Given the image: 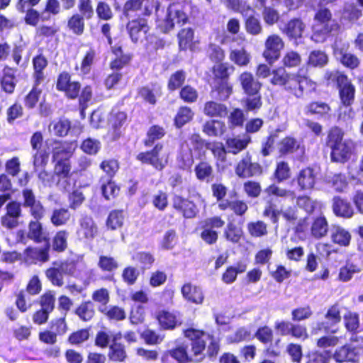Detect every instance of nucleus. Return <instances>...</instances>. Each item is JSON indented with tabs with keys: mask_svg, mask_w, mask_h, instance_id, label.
I'll return each instance as SVG.
<instances>
[{
	"mask_svg": "<svg viewBox=\"0 0 363 363\" xmlns=\"http://www.w3.org/2000/svg\"><path fill=\"white\" fill-rule=\"evenodd\" d=\"M97 233L94 220L90 217H84L80 220L77 235L80 239H92Z\"/></svg>",
	"mask_w": 363,
	"mask_h": 363,
	"instance_id": "obj_22",
	"label": "nucleus"
},
{
	"mask_svg": "<svg viewBox=\"0 0 363 363\" xmlns=\"http://www.w3.org/2000/svg\"><path fill=\"white\" fill-rule=\"evenodd\" d=\"M295 180L301 191L311 190L316 182V174L313 169L306 167L298 172Z\"/></svg>",
	"mask_w": 363,
	"mask_h": 363,
	"instance_id": "obj_15",
	"label": "nucleus"
},
{
	"mask_svg": "<svg viewBox=\"0 0 363 363\" xmlns=\"http://www.w3.org/2000/svg\"><path fill=\"white\" fill-rule=\"evenodd\" d=\"M126 120V114L124 112L112 111L109 118V123L113 130L108 133V137L111 140H116L121 135L120 128Z\"/></svg>",
	"mask_w": 363,
	"mask_h": 363,
	"instance_id": "obj_23",
	"label": "nucleus"
},
{
	"mask_svg": "<svg viewBox=\"0 0 363 363\" xmlns=\"http://www.w3.org/2000/svg\"><path fill=\"white\" fill-rule=\"evenodd\" d=\"M56 161L55 167V177H57V184H60L61 179H65L69 177L70 172V165L69 161L66 160H54Z\"/></svg>",
	"mask_w": 363,
	"mask_h": 363,
	"instance_id": "obj_42",
	"label": "nucleus"
},
{
	"mask_svg": "<svg viewBox=\"0 0 363 363\" xmlns=\"http://www.w3.org/2000/svg\"><path fill=\"white\" fill-rule=\"evenodd\" d=\"M238 81L244 93L247 96L259 94L262 88V83L255 78L250 72H243L238 77Z\"/></svg>",
	"mask_w": 363,
	"mask_h": 363,
	"instance_id": "obj_14",
	"label": "nucleus"
},
{
	"mask_svg": "<svg viewBox=\"0 0 363 363\" xmlns=\"http://www.w3.org/2000/svg\"><path fill=\"white\" fill-rule=\"evenodd\" d=\"M49 250L48 244L44 247H28L21 254L22 260L27 264L45 262L49 260Z\"/></svg>",
	"mask_w": 363,
	"mask_h": 363,
	"instance_id": "obj_11",
	"label": "nucleus"
},
{
	"mask_svg": "<svg viewBox=\"0 0 363 363\" xmlns=\"http://www.w3.org/2000/svg\"><path fill=\"white\" fill-rule=\"evenodd\" d=\"M291 176V169L287 162L280 161L277 163L274 177L278 182H281L286 180Z\"/></svg>",
	"mask_w": 363,
	"mask_h": 363,
	"instance_id": "obj_56",
	"label": "nucleus"
},
{
	"mask_svg": "<svg viewBox=\"0 0 363 363\" xmlns=\"http://www.w3.org/2000/svg\"><path fill=\"white\" fill-rule=\"evenodd\" d=\"M279 151L282 154L292 153L299 151V154H303V147H301L300 143L294 138L286 137L284 138L279 143Z\"/></svg>",
	"mask_w": 363,
	"mask_h": 363,
	"instance_id": "obj_34",
	"label": "nucleus"
},
{
	"mask_svg": "<svg viewBox=\"0 0 363 363\" xmlns=\"http://www.w3.org/2000/svg\"><path fill=\"white\" fill-rule=\"evenodd\" d=\"M316 83L308 79L300 72L291 73L286 83L285 91L289 92L297 98L303 96L304 92L314 91Z\"/></svg>",
	"mask_w": 363,
	"mask_h": 363,
	"instance_id": "obj_4",
	"label": "nucleus"
},
{
	"mask_svg": "<svg viewBox=\"0 0 363 363\" xmlns=\"http://www.w3.org/2000/svg\"><path fill=\"white\" fill-rule=\"evenodd\" d=\"M124 216L122 211H113L110 213L106 220L107 228L111 230H116L122 227Z\"/></svg>",
	"mask_w": 363,
	"mask_h": 363,
	"instance_id": "obj_53",
	"label": "nucleus"
},
{
	"mask_svg": "<svg viewBox=\"0 0 363 363\" xmlns=\"http://www.w3.org/2000/svg\"><path fill=\"white\" fill-rule=\"evenodd\" d=\"M28 237L36 242H41L46 240L40 223L31 221L29 223Z\"/></svg>",
	"mask_w": 363,
	"mask_h": 363,
	"instance_id": "obj_46",
	"label": "nucleus"
},
{
	"mask_svg": "<svg viewBox=\"0 0 363 363\" xmlns=\"http://www.w3.org/2000/svg\"><path fill=\"white\" fill-rule=\"evenodd\" d=\"M361 268L357 265L347 262L344 266L341 267L339 270L338 279L343 282L349 281L352 279L354 274L359 273Z\"/></svg>",
	"mask_w": 363,
	"mask_h": 363,
	"instance_id": "obj_37",
	"label": "nucleus"
},
{
	"mask_svg": "<svg viewBox=\"0 0 363 363\" xmlns=\"http://www.w3.org/2000/svg\"><path fill=\"white\" fill-rule=\"evenodd\" d=\"M168 353L179 363H187L189 361H192L191 355L187 353L186 347L183 345L169 350Z\"/></svg>",
	"mask_w": 363,
	"mask_h": 363,
	"instance_id": "obj_55",
	"label": "nucleus"
},
{
	"mask_svg": "<svg viewBox=\"0 0 363 363\" xmlns=\"http://www.w3.org/2000/svg\"><path fill=\"white\" fill-rule=\"evenodd\" d=\"M242 101L245 108L249 111H257L260 108L262 104V97L259 92L257 94L247 96L242 100Z\"/></svg>",
	"mask_w": 363,
	"mask_h": 363,
	"instance_id": "obj_57",
	"label": "nucleus"
},
{
	"mask_svg": "<svg viewBox=\"0 0 363 363\" xmlns=\"http://www.w3.org/2000/svg\"><path fill=\"white\" fill-rule=\"evenodd\" d=\"M158 6L157 0H128L123 6V14L129 17L131 12L140 11L142 15L148 16L155 9L157 27L164 33L172 29L175 23L186 22L187 16L179 5L169 6L164 17L161 16Z\"/></svg>",
	"mask_w": 363,
	"mask_h": 363,
	"instance_id": "obj_1",
	"label": "nucleus"
},
{
	"mask_svg": "<svg viewBox=\"0 0 363 363\" xmlns=\"http://www.w3.org/2000/svg\"><path fill=\"white\" fill-rule=\"evenodd\" d=\"M337 83L340 86V95L342 102L346 107L345 113H348V118H352L354 113L351 108L348 106L352 103L354 98V86L348 81L344 75H340L337 77Z\"/></svg>",
	"mask_w": 363,
	"mask_h": 363,
	"instance_id": "obj_9",
	"label": "nucleus"
},
{
	"mask_svg": "<svg viewBox=\"0 0 363 363\" xmlns=\"http://www.w3.org/2000/svg\"><path fill=\"white\" fill-rule=\"evenodd\" d=\"M230 127L242 126L245 120L243 111L240 108H233L228 116Z\"/></svg>",
	"mask_w": 363,
	"mask_h": 363,
	"instance_id": "obj_62",
	"label": "nucleus"
},
{
	"mask_svg": "<svg viewBox=\"0 0 363 363\" xmlns=\"http://www.w3.org/2000/svg\"><path fill=\"white\" fill-rule=\"evenodd\" d=\"M120 191L119 187L111 179L101 184V191L106 199L115 198Z\"/></svg>",
	"mask_w": 363,
	"mask_h": 363,
	"instance_id": "obj_59",
	"label": "nucleus"
},
{
	"mask_svg": "<svg viewBox=\"0 0 363 363\" xmlns=\"http://www.w3.org/2000/svg\"><path fill=\"white\" fill-rule=\"evenodd\" d=\"M230 60L239 67H246L251 60L250 53L245 48L232 49L229 55Z\"/></svg>",
	"mask_w": 363,
	"mask_h": 363,
	"instance_id": "obj_30",
	"label": "nucleus"
},
{
	"mask_svg": "<svg viewBox=\"0 0 363 363\" xmlns=\"http://www.w3.org/2000/svg\"><path fill=\"white\" fill-rule=\"evenodd\" d=\"M362 349L351 345H345L337 350L333 355L336 362L357 361Z\"/></svg>",
	"mask_w": 363,
	"mask_h": 363,
	"instance_id": "obj_18",
	"label": "nucleus"
},
{
	"mask_svg": "<svg viewBox=\"0 0 363 363\" xmlns=\"http://www.w3.org/2000/svg\"><path fill=\"white\" fill-rule=\"evenodd\" d=\"M340 306L335 303L330 306L325 313V322L319 325V330L323 329L326 333H335L337 331L336 325L341 320Z\"/></svg>",
	"mask_w": 363,
	"mask_h": 363,
	"instance_id": "obj_13",
	"label": "nucleus"
},
{
	"mask_svg": "<svg viewBox=\"0 0 363 363\" xmlns=\"http://www.w3.org/2000/svg\"><path fill=\"white\" fill-rule=\"evenodd\" d=\"M313 21L311 40L315 43H323L336 27L332 13L329 9L321 8L316 11Z\"/></svg>",
	"mask_w": 363,
	"mask_h": 363,
	"instance_id": "obj_3",
	"label": "nucleus"
},
{
	"mask_svg": "<svg viewBox=\"0 0 363 363\" xmlns=\"http://www.w3.org/2000/svg\"><path fill=\"white\" fill-rule=\"evenodd\" d=\"M95 55L96 53L94 50L91 49L87 51L81 62L80 66H77L76 69L84 74L89 73L94 61Z\"/></svg>",
	"mask_w": 363,
	"mask_h": 363,
	"instance_id": "obj_54",
	"label": "nucleus"
},
{
	"mask_svg": "<svg viewBox=\"0 0 363 363\" xmlns=\"http://www.w3.org/2000/svg\"><path fill=\"white\" fill-rule=\"evenodd\" d=\"M261 6L264 7L262 12V18L264 23L269 26H272L278 22L279 19V12L274 8L270 6H266L265 0H257Z\"/></svg>",
	"mask_w": 363,
	"mask_h": 363,
	"instance_id": "obj_36",
	"label": "nucleus"
},
{
	"mask_svg": "<svg viewBox=\"0 0 363 363\" xmlns=\"http://www.w3.org/2000/svg\"><path fill=\"white\" fill-rule=\"evenodd\" d=\"M249 233L253 237H261L267 234V225L262 221L251 222L247 224Z\"/></svg>",
	"mask_w": 363,
	"mask_h": 363,
	"instance_id": "obj_64",
	"label": "nucleus"
},
{
	"mask_svg": "<svg viewBox=\"0 0 363 363\" xmlns=\"http://www.w3.org/2000/svg\"><path fill=\"white\" fill-rule=\"evenodd\" d=\"M242 235L243 232L241 228L236 226L233 223H228L223 233L225 238L233 243H238L242 237Z\"/></svg>",
	"mask_w": 363,
	"mask_h": 363,
	"instance_id": "obj_45",
	"label": "nucleus"
},
{
	"mask_svg": "<svg viewBox=\"0 0 363 363\" xmlns=\"http://www.w3.org/2000/svg\"><path fill=\"white\" fill-rule=\"evenodd\" d=\"M343 135L340 128L335 127L330 130L328 135V145L332 150V160L342 163L350 158L353 147L351 140H343Z\"/></svg>",
	"mask_w": 363,
	"mask_h": 363,
	"instance_id": "obj_2",
	"label": "nucleus"
},
{
	"mask_svg": "<svg viewBox=\"0 0 363 363\" xmlns=\"http://www.w3.org/2000/svg\"><path fill=\"white\" fill-rule=\"evenodd\" d=\"M331 241L340 247H347L350 245L352 235L347 229L340 225H334L330 232Z\"/></svg>",
	"mask_w": 363,
	"mask_h": 363,
	"instance_id": "obj_20",
	"label": "nucleus"
},
{
	"mask_svg": "<svg viewBox=\"0 0 363 363\" xmlns=\"http://www.w3.org/2000/svg\"><path fill=\"white\" fill-rule=\"evenodd\" d=\"M181 292L184 298L190 303L201 304L203 302L204 295L200 286L186 283L182 287Z\"/></svg>",
	"mask_w": 363,
	"mask_h": 363,
	"instance_id": "obj_17",
	"label": "nucleus"
},
{
	"mask_svg": "<svg viewBox=\"0 0 363 363\" xmlns=\"http://www.w3.org/2000/svg\"><path fill=\"white\" fill-rule=\"evenodd\" d=\"M77 147V144L75 142H72L69 143H64L60 144L58 146L55 147L53 151V159L54 160H66L68 161V159L72 155Z\"/></svg>",
	"mask_w": 363,
	"mask_h": 363,
	"instance_id": "obj_33",
	"label": "nucleus"
},
{
	"mask_svg": "<svg viewBox=\"0 0 363 363\" xmlns=\"http://www.w3.org/2000/svg\"><path fill=\"white\" fill-rule=\"evenodd\" d=\"M224 224V220L217 216L206 219L201 233V239L209 245L215 243L218 240V233L213 229L220 228Z\"/></svg>",
	"mask_w": 363,
	"mask_h": 363,
	"instance_id": "obj_10",
	"label": "nucleus"
},
{
	"mask_svg": "<svg viewBox=\"0 0 363 363\" xmlns=\"http://www.w3.org/2000/svg\"><path fill=\"white\" fill-rule=\"evenodd\" d=\"M169 153L164 150L162 145H157L150 152H141L137 159L143 163L152 165L157 169H162L168 162Z\"/></svg>",
	"mask_w": 363,
	"mask_h": 363,
	"instance_id": "obj_6",
	"label": "nucleus"
},
{
	"mask_svg": "<svg viewBox=\"0 0 363 363\" xmlns=\"http://www.w3.org/2000/svg\"><path fill=\"white\" fill-rule=\"evenodd\" d=\"M228 108L224 104L209 101L204 104L203 113L208 117H224L227 115Z\"/></svg>",
	"mask_w": 363,
	"mask_h": 363,
	"instance_id": "obj_27",
	"label": "nucleus"
},
{
	"mask_svg": "<svg viewBox=\"0 0 363 363\" xmlns=\"http://www.w3.org/2000/svg\"><path fill=\"white\" fill-rule=\"evenodd\" d=\"M160 87L156 85H153L152 87L144 86L140 89L139 96L146 102L155 104L157 95L160 94Z\"/></svg>",
	"mask_w": 363,
	"mask_h": 363,
	"instance_id": "obj_47",
	"label": "nucleus"
},
{
	"mask_svg": "<svg viewBox=\"0 0 363 363\" xmlns=\"http://www.w3.org/2000/svg\"><path fill=\"white\" fill-rule=\"evenodd\" d=\"M194 111L187 106H182L177 111L174 122L177 128H180L189 123L194 118Z\"/></svg>",
	"mask_w": 363,
	"mask_h": 363,
	"instance_id": "obj_35",
	"label": "nucleus"
},
{
	"mask_svg": "<svg viewBox=\"0 0 363 363\" xmlns=\"http://www.w3.org/2000/svg\"><path fill=\"white\" fill-rule=\"evenodd\" d=\"M325 182L330 184L335 191L340 192L344 191L347 186L345 177L341 174H328L325 177Z\"/></svg>",
	"mask_w": 363,
	"mask_h": 363,
	"instance_id": "obj_48",
	"label": "nucleus"
},
{
	"mask_svg": "<svg viewBox=\"0 0 363 363\" xmlns=\"http://www.w3.org/2000/svg\"><path fill=\"white\" fill-rule=\"evenodd\" d=\"M196 178L200 181H209L213 174L212 167L206 162H201L195 167Z\"/></svg>",
	"mask_w": 363,
	"mask_h": 363,
	"instance_id": "obj_49",
	"label": "nucleus"
},
{
	"mask_svg": "<svg viewBox=\"0 0 363 363\" xmlns=\"http://www.w3.org/2000/svg\"><path fill=\"white\" fill-rule=\"evenodd\" d=\"M226 130L224 122L218 120L206 121L203 126V131L208 136L220 137Z\"/></svg>",
	"mask_w": 363,
	"mask_h": 363,
	"instance_id": "obj_26",
	"label": "nucleus"
},
{
	"mask_svg": "<svg viewBox=\"0 0 363 363\" xmlns=\"http://www.w3.org/2000/svg\"><path fill=\"white\" fill-rule=\"evenodd\" d=\"M101 146L99 140L89 138L82 142L81 149L86 154L96 155L101 149Z\"/></svg>",
	"mask_w": 363,
	"mask_h": 363,
	"instance_id": "obj_60",
	"label": "nucleus"
},
{
	"mask_svg": "<svg viewBox=\"0 0 363 363\" xmlns=\"http://www.w3.org/2000/svg\"><path fill=\"white\" fill-rule=\"evenodd\" d=\"M76 269L77 265L74 262H65L60 265L48 269L45 275L53 285L62 286L64 284L65 275L79 276Z\"/></svg>",
	"mask_w": 363,
	"mask_h": 363,
	"instance_id": "obj_5",
	"label": "nucleus"
},
{
	"mask_svg": "<svg viewBox=\"0 0 363 363\" xmlns=\"http://www.w3.org/2000/svg\"><path fill=\"white\" fill-rule=\"evenodd\" d=\"M333 211L337 216L349 218L354 214V210L350 203L339 197L333 199Z\"/></svg>",
	"mask_w": 363,
	"mask_h": 363,
	"instance_id": "obj_29",
	"label": "nucleus"
},
{
	"mask_svg": "<svg viewBox=\"0 0 363 363\" xmlns=\"http://www.w3.org/2000/svg\"><path fill=\"white\" fill-rule=\"evenodd\" d=\"M291 73L287 72L284 67H278L272 71L270 83L274 86H283L285 89Z\"/></svg>",
	"mask_w": 363,
	"mask_h": 363,
	"instance_id": "obj_39",
	"label": "nucleus"
},
{
	"mask_svg": "<svg viewBox=\"0 0 363 363\" xmlns=\"http://www.w3.org/2000/svg\"><path fill=\"white\" fill-rule=\"evenodd\" d=\"M127 30L134 42H138L147 32L149 27L145 18L133 19L127 24Z\"/></svg>",
	"mask_w": 363,
	"mask_h": 363,
	"instance_id": "obj_16",
	"label": "nucleus"
},
{
	"mask_svg": "<svg viewBox=\"0 0 363 363\" xmlns=\"http://www.w3.org/2000/svg\"><path fill=\"white\" fill-rule=\"evenodd\" d=\"M179 45L182 50H193L194 31L191 28H184L178 33Z\"/></svg>",
	"mask_w": 363,
	"mask_h": 363,
	"instance_id": "obj_38",
	"label": "nucleus"
},
{
	"mask_svg": "<svg viewBox=\"0 0 363 363\" xmlns=\"http://www.w3.org/2000/svg\"><path fill=\"white\" fill-rule=\"evenodd\" d=\"M250 142V137L248 135L230 138L226 140V147L230 152L236 155L245 149Z\"/></svg>",
	"mask_w": 363,
	"mask_h": 363,
	"instance_id": "obj_28",
	"label": "nucleus"
},
{
	"mask_svg": "<svg viewBox=\"0 0 363 363\" xmlns=\"http://www.w3.org/2000/svg\"><path fill=\"white\" fill-rule=\"evenodd\" d=\"M108 357L113 362H123L126 358L124 346L120 343H113L110 346Z\"/></svg>",
	"mask_w": 363,
	"mask_h": 363,
	"instance_id": "obj_52",
	"label": "nucleus"
},
{
	"mask_svg": "<svg viewBox=\"0 0 363 363\" xmlns=\"http://www.w3.org/2000/svg\"><path fill=\"white\" fill-rule=\"evenodd\" d=\"M245 28L248 33L253 35L261 33L262 30L259 20L253 16L247 18L245 21Z\"/></svg>",
	"mask_w": 363,
	"mask_h": 363,
	"instance_id": "obj_63",
	"label": "nucleus"
},
{
	"mask_svg": "<svg viewBox=\"0 0 363 363\" xmlns=\"http://www.w3.org/2000/svg\"><path fill=\"white\" fill-rule=\"evenodd\" d=\"M173 207L181 211L185 218H191L196 216L198 213L197 207L191 201L184 199L179 196L173 198Z\"/></svg>",
	"mask_w": 363,
	"mask_h": 363,
	"instance_id": "obj_21",
	"label": "nucleus"
},
{
	"mask_svg": "<svg viewBox=\"0 0 363 363\" xmlns=\"http://www.w3.org/2000/svg\"><path fill=\"white\" fill-rule=\"evenodd\" d=\"M334 54L336 58L340 60L346 67L354 69L359 65L358 58L351 53L343 52L342 50L335 48Z\"/></svg>",
	"mask_w": 363,
	"mask_h": 363,
	"instance_id": "obj_41",
	"label": "nucleus"
},
{
	"mask_svg": "<svg viewBox=\"0 0 363 363\" xmlns=\"http://www.w3.org/2000/svg\"><path fill=\"white\" fill-rule=\"evenodd\" d=\"M306 26L299 18L289 21L283 29V32L290 38H299L305 30Z\"/></svg>",
	"mask_w": 363,
	"mask_h": 363,
	"instance_id": "obj_25",
	"label": "nucleus"
},
{
	"mask_svg": "<svg viewBox=\"0 0 363 363\" xmlns=\"http://www.w3.org/2000/svg\"><path fill=\"white\" fill-rule=\"evenodd\" d=\"M70 129V123L65 119L52 121L49 125V131L55 135L65 136Z\"/></svg>",
	"mask_w": 363,
	"mask_h": 363,
	"instance_id": "obj_43",
	"label": "nucleus"
},
{
	"mask_svg": "<svg viewBox=\"0 0 363 363\" xmlns=\"http://www.w3.org/2000/svg\"><path fill=\"white\" fill-rule=\"evenodd\" d=\"M184 335L191 341L192 360L202 359V352L205 349L204 337L206 334L202 330L189 328L184 331Z\"/></svg>",
	"mask_w": 363,
	"mask_h": 363,
	"instance_id": "obj_8",
	"label": "nucleus"
},
{
	"mask_svg": "<svg viewBox=\"0 0 363 363\" xmlns=\"http://www.w3.org/2000/svg\"><path fill=\"white\" fill-rule=\"evenodd\" d=\"M252 336L251 331L248 328L241 327L238 328L234 334L227 337L229 343H238L242 341L250 340Z\"/></svg>",
	"mask_w": 363,
	"mask_h": 363,
	"instance_id": "obj_51",
	"label": "nucleus"
},
{
	"mask_svg": "<svg viewBox=\"0 0 363 363\" xmlns=\"http://www.w3.org/2000/svg\"><path fill=\"white\" fill-rule=\"evenodd\" d=\"M157 318L164 329H173L178 323L177 318L174 313L165 311H160Z\"/></svg>",
	"mask_w": 363,
	"mask_h": 363,
	"instance_id": "obj_44",
	"label": "nucleus"
},
{
	"mask_svg": "<svg viewBox=\"0 0 363 363\" xmlns=\"http://www.w3.org/2000/svg\"><path fill=\"white\" fill-rule=\"evenodd\" d=\"M16 71L9 67H5L0 71V86L1 89L7 94L13 92L16 85Z\"/></svg>",
	"mask_w": 363,
	"mask_h": 363,
	"instance_id": "obj_19",
	"label": "nucleus"
},
{
	"mask_svg": "<svg viewBox=\"0 0 363 363\" xmlns=\"http://www.w3.org/2000/svg\"><path fill=\"white\" fill-rule=\"evenodd\" d=\"M328 231V223L325 217L323 216L316 217L311 225V235L315 238H321L327 234Z\"/></svg>",
	"mask_w": 363,
	"mask_h": 363,
	"instance_id": "obj_32",
	"label": "nucleus"
},
{
	"mask_svg": "<svg viewBox=\"0 0 363 363\" xmlns=\"http://www.w3.org/2000/svg\"><path fill=\"white\" fill-rule=\"evenodd\" d=\"M328 61L327 55L320 50L311 52L308 58V64L313 67H323L328 63Z\"/></svg>",
	"mask_w": 363,
	"mask_h": 363,
	"instance_id": "obj_58",
	"label": "nucleus"
},
{
	"mask_svg": "<svg viewBox=\"0 0 363 363\" xmlns=\"http://www.w3.org/2000/svg\"><path fill=\"white\" fill-rule=\"evenodd\" d=\"M33 64L35 70L34 77L36 83H40L44 79L43 69L48 65L46 58L42 55H39L33 59Z\"/></svg>",
	"mask_w": 363,
	"mask_h": 363,
	"instance_id": "obj_40",
	"label": "nucleus"
},
{
	"mask_svg": "<svg viewBox=\"0 0 363 363\" xmlns=\"http://www.w3.org/2000/svg\"><path fill=\"white\" fill-rule=\"evenodd\" d=\"M284 47V43L278 35H271L267 37L264 43L263 57L269 64H274L280 57L281 51Z\"/></svg>",
	"mask_w": 363,
	"mask_h": 363,
	"instance_id": "obj_7",
	"label": "nucleus"
},
{
	"mask_svg": "<svg viewBox=\"0 0 363 363\" xmlns=\"http://www.w3.org/2000/svg\"><path fill=\"white\" fill-rule=\"evenodd\" d=\"M307 110L312 114L327 116L329 115L330 108L323 102H312L307 106Z\"/></svg>",
	"mask_w": 363,
	"mask_h": 363,
	"instance_id": "obj_61",
	"label": "nucleus"
},
{
	"mask_svg": "<svg viewBox=\"0 0 363 363\" xmlns=\"http://www.w3.org/2000/svg\"><path fill=\"white\" fill-rule=\"evenodd\" d=\"M70 213L66 208L55 209L51 216L52 223L55 226L63 225L67 223L70 218Z\"/></svg>",
	"mask_w": 363,
	"mask_h": 363,
	"instance_id": "obj_50",
	"label": "nucleus"
},
{
	"mask_svg": "<svg viewBox=\"0 0 363 363\" xmlns=\"http://www.w3.org/2000/svg\"><path fill=\"white\" fill-rule=\"evenodd\" d=\"M259 167L256 164H252L249 156H245L237 165L236 174L240 177H249L255 174V170Z\"/></svg>",
	"mask_w": 363,
	"mask_h": 363,
	"instance_id": "obj_31",
	"label": "nucleus"
},
{
	"mask_svg": "<svg viewBox=\"0 0 363 363\" xmlns=\"http://www.w3.org/2000/svg\"><path fill=\"white\" fill-rule=\"evenodd\" d=\"M202 145L203 141L200 135L199 134H193L190 137L189 142H186L182 145L180 158L184 165L191 164L194 158L193 151L201 147Z\"/></svg>",
	"mask_w": 363,
	"mask_h": 363,
	"instance_id": "obj_12",
	"label": "nucleus"
},
{
	"mask_svg": "<svg viewBox=\"0 0 363 363\" xmlns=\"http://www.w3.org/2000/svg\"><path fill=\"white\" fill-rule=\"evenodd\" d=\"M264 214L266 216L270 217L274 223L278 221L280 215H282L284 218L289 222L295 220L297 218L295 208L291 207L279 211L269 206L265 209Z\"/></svg>",
	"mask_w": 363,
	"mask_h": 363,
	"instance_id": "obj_24",
	"label": "nucleus"
}]
</instances>
